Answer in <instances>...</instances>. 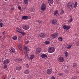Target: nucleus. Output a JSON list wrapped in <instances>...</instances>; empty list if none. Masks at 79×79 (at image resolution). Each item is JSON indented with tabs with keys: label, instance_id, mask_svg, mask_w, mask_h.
<instances>
[{
	"label": "nucleus",
	"instance_id": "1a4fd4ad",
	"mask_svg": "<svg viewBox=\"0 0 79 79\" xmlns=\"http://www.w3.org/2000/svg\"><path fill=\"white\" fill-rule=\"evenodd\" d=\"M10 52L11 53H14L15 52V49L13 48H11L10 49Z\"/></svg>",
	"mask_w": 79,
	"mask_h": 79
},
{
	"label": "nucleus",
	"instance_id": "72a5a7b5",
	"mask_svg": "<svg viewBox=\"0 0 79 79\" xmlns=\"http://www.w3.org/2000/svg\"><path fill=\"white\" fill-rule=\"evenodd\" d=\"M20 33L21 34L23 35H25V33H24V32H22V31H21Z\"/></svg>",
	"mask_w": 79,
	"mask_h": 79
},
{
	"label": "nucleus",
	"instance_id": "a878e982",
	"mask_svg": "<svg viewBox=\"0 0 79 79\" xmlns=\"http://www.w3.org/2000/svg\"><path fill=\"white\" fill-rule=\"evenodd\" d=\"M29 71L28 70H26L25 72V73L26 74H29Z\"/></svg>",
	"mask_w": 79,
	"mask_h": 79
},
{
	"label": "nucleus",
	"instance_id": "3c124183",
	"mask_svg": "<svg viewBox=\"0 0 79 79\" xmlns=\"http://www.w3.org/2000/svg\"><path fill=\"white\" fill-rule=\"evenodd\" d=\"M2 34H3V35H5V32H3V33H2Z\"/></svg>",
	"mask_w": 79,
	"mask_h": 79
},
{
	"label": "nucleus",
	"instance_id": "2f4dec72",
	"mask_svg": "<svg viewBox=\"0 0 79 79\" xmlns=\"http://www.w3.org/2000/svg\"><path fill=\"white\" fill-rule=\"evenodd\" d=\"M65 56L66 57H67L68 56V52H65Z\"/></svg>",
	"mask_w": 79,
	"mask_h": 79
},
{
	"label": "nucleus",
	"instance_id": "de8ad7c7",
	"mask_svg": "<svg viewBox=\"0 0 79 79\" xmlns=\"http://www.w3.org/2000/svg\"><path fill=\"white\" fill-rule=\"evenodd\" d=\"M3 79H7V77L6 76H5L4 78Z\"/></svg>",
	"mask_w": 79,
	"mask_h": 79
},
{
	"label": "nucleus",
	"instance_id": "c756f323",
	"mask_svg": "<svg viewBox=\"0 0 79 79\" xmlns=\"http://www.w3.org/2000/svg\"><path fill=\"white\" fill-rule=\"evenodd\" d=\"M24 2L26 5H27L28 4V1L27 0H24Z\"/></svg>",
	"mask_w": 79,
	"mask_h": 79
},
{
	"label": "nucleus",
	"instance_id": "ddd939ff",
	"mask_svg": "<svg viewBox=\"0 0 79 79\" xmlns=\"http://www.w3.org/2000/svg\"><path fill=\"white\" fill-rule=\"evenodd\" d=\"M63 28L64 29H66L67 30H68V29H69V28H70V26H66V25H64L63 26Z\"/></svg>",
	"mask_w": 79,
	"mask_h": 79
},
{
	"label": "nucleus",
	"instance_id": "13d9d810",
	"mask_svg": "<svg viewBox=\"0 0 79 79\" xmlns=\"http://www.w3.org/2000/svg\"><path fill=\"white\" fill-rule=\"evenodd\" d=\"M1 38V36L0 35V38Z\"/></svg>",
	"mask_w": 79,
	"mask_h": 79
},
{
	"label": "nucleus",
	"instance_id": "4be33fe9",
	"mask_svg": "<svg viewBox=\"0 0 79 79\" xmlns=\"http://www.w3.org/2000/svg\"><path fill=\"white\" fill-rule=\"evenodd\" d=\"M77 3L75 2V4H74L73 3V8H77Z\"/></svg>",
	"mask_w": 79,
	"mask_h": 79
},
{
	"label": "nucleus",
	"instance_id": "412c9836",
	"mask_svg": "<svg viewBox=\"0 0 79 79\" xmlns=\"http://www.w3.org/2000/svg\"><path fill=\"white\" fill-rule=\"evenodd\" d=\"M22 39L23 38L22 37V36H20L18 38L19 41V42H21V41H22Z\"/></svg>",
	"mask_w": 79,
	"mask_h": 79
},
{
	"label": "nucleus",
	"instance_id": "c03bdc74",
	"mask_svg": "<svg viewBox=\"0 0 79 79\" xmlns=\"http://www.w3.org/2000/svg\"><path fill=\"white\" fill-rule=\"evenodd\" d=\"M69 21L70 23H71V22H72V21H73V19L71 18V19H70Z\"/></svg>",
	"mask_w": 79,
	"mask_h": 79
},
{
	"label": "nucleus",
	"instance_id": "09e8293b",
	"mask_svg": "<svg viewBox=\"0 0 79 79\" xmlns=\"http://www.w3.org/2000/svg\"><path fill=\"white\" fill-rule=\"evenodd\" d=\"M19 49H20V50H21V49H22V48H21V47L20 46H19Z\"/></svg>",
	"mask_w": 79,
	"mask_h": 79
},
{
	"label": "nucleus",
	"instance_id": "aec40b11",
	"mask_svg": "<svg viewBox=\"0 0 79 79\" xmlns=\"http://www.w3.org/2000/svg\"><path fill=\"white\" fill-rule=\"evenodd\" d=\"M58 40L60 42H61L63 40V38L61 36L59 37Z\"/></svg>",
	"mask_w": 79,
	"mask_h": 79
},
{
	"label": "nucleus",
	"instance_id": "603ef678",
	"mask_svg": "<svg viewBox=\"0 0 79 79\" xmlns=\"http://www.w3.org/2000/svg\"><path fill=\"white\" fill-rule=\"evenodd\" d=\"M2 19H0V23H1V22H2Z\"/></svg>",
	"mask_w": 79,
	"mask_h": 79
},
{
	"label": "nucleus",
	"instance_id": "20e7f679",
	"mask_svg": "<svg viewBox=\"0 0 79 79\" xmlns=\"http://www.w3.org/2000/svg\"><path fill=\"white\" fill-rule=\"evenodd\" d=\"M41 8L42 11H45L46 10V8H47V6L44 3H42L41 5Z\"/></svg>",
	"mask_w": 79,
	"mask_h": 79
},
{
	"label": "nucleus",
	"instance_id": "a18cd8bd",
	"mask_svg": "<svg viewBox=\"0 0 79 79\" xmlns=\"http://www.w3.org/2000/svg\"><path fill=\"white\" fill-rule=\"evenodd\" d=\"M63 74L62 73H60L59 74V76H62L63 75Z\"/></svg>",
	"mask_w": 79,
	"mask_h": 79
},
{
	"label": "nucleus",
	"instance_id": "37998d69",
	"mask_svg": "<svg viewBox=\"0 0 79 79\" xmlns=\"http://www.w3.org/2000/svg\"><path fill=\"white\" fill-rule=\"evenodd\" d=\"M18 9L20 10H21V7L19 6H18Z\"/></svg>",
	"mask_w": 79,
	"mask_h": 79
},
{
	"label": "nucleus",
	"instance_id": "79ce46f5",
	"mask_svg": "<svg viewBox=\"0 0 79 79\" xmlns=\"http://www.w3.org/2000/svg\"><path fill=\"white\" fill-rule=\"evenodd\" d=\"M52 79H55V76H52Z\"/></svg>",
	"mask_w": 79,
	"mask_h": 79
},
{
	"label": "nucleus",
	"instance_id": "5fc2aeb1",
	"mask_svg": "<svg viewBox=\"0 0 79 79\" xmlns=\"http://www.w3.org/2000/svg\"><path fill=\"white\" fill-rule=\"evenodd\" d=\"M28 1H29L30 2H31V0H28Z\"/></svg>",
	"mask_w": 79,
	"mask_h": 79
},
{
	"label": "nucleus",
	"instance_id": "39448f33",
	"mask_svg": "<svg viewBox=\"0 0 79 79\" xmlns=\"http://www.w3.org/2000/svg\"><path fill=\"white\" fill-rule=\"evenodd\" d=\"M58 35V32H56L54 34H52L51 35V37H52L53 38H56Z\"/></svg>",
	"mask_w": 79,
	"mask_h": 79
},
{
	"label": "nucleus",
	"instance_id": "dca6fc26",
	"mask_svg": "<svg viewBox=\"0 0 79 79\" xmlns=\"http://www.w3.org/2000/svg\"><path fill=\"white\" fill-rule=\"evenodd\" d=\"M48 3L50 5V6H51V4H52V3H53V0H48Z\"/></svg>",
	"mask_w": 79,
	"mask_h": 79
},
{
	"label": "nucleus",
	"instance_id": "393cba45",
	"mask_svg": "<svg viewBox=\"0 0 79 79\" xmlns=\"http://www.w3.org/2000/svg\"><path fill=\"white\" fill-rule=\"evenodd\" d=\"M22 60V59L21 58H19L18 59L17 62H18L19 63H20L22 61V60Z\"/></svg>",
	"mask_w": 79,
	"mask_h": 79
},
{
	"label": "nucleus",
	"instance_id": "f3484780",
	"mask_svg": "<svg viewBox=\"0 0 79 79\" xmlns=\"http://www.w3.org/2000/svg\"><path fill=\"white\" fill-rule=\"evenodd\" d=\"M22 19L25 20L28 19V17L27 16H23L22 17Z\"/></svg>",
	"mask_w": 79,
	"mask_h": 79
},
{
	"label": "nucleus",
	"instance_id": "f8f14e48",
	"mask_svg": "<svg viewBox=\"0 0 79 79\" xmlns=\"http://www.w3.org/2000/svg\"><path fill=\"white\" fill-rule=\"evenodd\" d=\"M21 69H22V68L21 66H17L16 67V69L17 71H20V70H21Z\"/></svg>",
	"mask_w": 79,
	"mask_h": 79
},
{
	"label": "nucleus",
	"instance_id": "49530a36",
	"mask_svg": "<svg viewBox=\"0 0 79 79\" xmlns=\"http://www.w3.org/2000/svg\"><path fill=\"white\" fill-rule=\"evenodd\" d=\"M29 41H26V44H28V43H29Z\"/></svg>",
	"mask_w": 79,
	"mask_h": 79
},
{
	"label": "nucleus",
	"instance_id": "b1692460",
	"mask_svg": "<svg viewBox=\"0 0 79 79\" xmlns=\"http://www.w3.org/2000/svg\"><path fill=\"white\" fill-rule=\"evenodd\" d=\"M34 55H31L30 56V59H31V60H32V59H33V58H34Z\"/></svg>",
	"mask_w": 79,
	"mask_h": 79
},
{
	"label": "nucleus",
	"instance_id": "2eb2a0df",
	"mask_svg": "<svg viewBox=\"0 0 79 79\" xmlns=\"http://www.w3.org/2000/svg\"><path fill=\"white\" fill-rule=\"evenodd\" d=\"M46 35V34L44 33H42L40 34V36L41 37H44Z\"/></svg>",
	"mask_w": 79,
	"mask_h": 79
},
{
	"label": "nucleus",
	"instance_id": "58836bf2",
	"mask_svg": "<svg viewBox=\"0 0 79 79\" xmlns=\"http://www.w3.org/2000/svg\"><path fill=\"white\" fill-rule=\"evenodd\" d=\"M26 67L27 68H28L29 67V65L28 64H26Z\"/></svg>",
	"mask_w": 79,
	"mask_h": 79
},
{
	"label": "nucleus",
	"instance_id": "7c9ffc66",
	"mask_svg": "<svg viewBox=\"0 0 79 79\" xmlns=\"http://www.w3.org/2000/svg\"><path fill=\"white\" fill-rule=\"evenodd\" d=\"M71 47H72V45H69L67 47V49H70V48H71Z\"/></svg>",
	"mask_w": 79,
	"mask_h": 79
},
{
	"label": "nucleus",
	"instance_id": "473e14b6",
	"mask_svg": "<svg viewBox=\"0 0 79 79\" xmlns=\"http://www.w3.org/2000/svg\"><path fill=\"white\" fill-rule=\"evenodd\" d=\"M73 66L74 67H76L77 66V64L76 63L73 64Z\"/></svg>",
	"mask_w": 79,
	"mask_h": 79
},
{
	"label": "nucleus",
	"instance_id": "4468645a",
	"mask_svg": "<svg viewBox=\"0 0 79 79\" xmlns=\"http://www.w3.org/2000/svg\"><path fill=\"white\" fill-rule=\"evenodd\" d=\"M41 57L42 58H47V55L46 54H42L41 55Z\"/></svg>",
	"mask_w": 79,
	"mask_h": 79
},
{
	"label": "nucleus",
	"instance_id": "052dcab7",
	"mask_svg": "<svg viewBox=\"0 0 79 79\" xmlns=\"http://www.w3.org/2000/svg\"><path fill=\"white\" fill-rule=\"evenodd\" d=\"M78 73H79V72H78Z\"/></svg>",
	"mask_w": 79,
	"mask_h": 79
},
{
	"label": "nucleus",
	"instance_id": "8fccbe9b",
	"mask_svg": "<svg viewBox=\"0 0 79 79\" xmlns=\"http://www.w3.org/2000/svg\"><path fill=\"white\" fill-rule=\"evenodd\" d=\"M14 10V8H12L11 9V11H13Z\"/></svg>",
	"mask_w": 79,
	"mask_h": 79
},
{
	"label": "nucleus",
	"instance_id": "f03ea898",
	"mask_svg": "<svg viewBox=\"0 0 79 79\" xmlns=\"http://www.w3.org/2000/svg\"><path fill=\"white\" fill-rule=\"evenodd\" d=\"M24 49L25 50L24 53L25 58H28V55H27V51H29V49H28V48L27 47V46H24Z\"/></svg>",
	"mask_w": 79,
	"mask_h": 79
},
{
	"label": "nucleus",
	"instance_id": "f704fd0d",
	"mask_svg": "<svg viewBox=\"0 0 79 79\" xmlns=\"http://www.w3.org/2000/svg\"><path fill=\"white\" fill-rule=\"evenodd\" d=\"M64 13V11L62 10L60 12V15H63Z\"/></svg>",
	"mask_w": 79,
	"mask_h": 79
},
{
	"label": "nucleus",
	"instance_id": "6e6552de",
	"mask_svg": "<svg viewBox=\"0 0 79 79\" xmlns=\"http://www.w3.org/2000/svg\"><path fill=\"white\" fill-rule=\"evenodd\" d=\"M42 49L40 48H38L36 49V53L37 54H39L41 52Z\"/></svg>",
	"mask_w": 79,
	"mask_h": 79
},
{
	"label": "nucleus",
	"instance_id": "0eeeda50",
	"mask_svg": "<svg viewBox=\"0 0 79 79\" xmlns=\"http://www.w3.org/2000/svg\"><path fill=\"white\" fill-rule=\"evenodd\" d=\"M23 28L24 30H28L29 29V26L27 25H24L23 26Z\"/></svg>",
	"mask_w": 79,
	"mask_h": 79
},
{
	"label": "nucleus",
	"instance_id": "4d7b16f0",
	"mask_svg": "<svg viewBox=\"0 0 79 79\" xmlns=\"http://www.w3.org/2000/svg\"><path fill=\"white\" fill-rule=\"evenodd\" d=\"M5 0V1H8V0Z\"/></svg>",
	"mask_w": 79,
	"mask_h": 79
},
{
	"label": "nucleus",
	"instance_id": "5701e85b",
	"mask_svg": "<svg viewBox=\"0 0 79 79\" xmlns=\"http://www.w3.org/2000/svg\"><path fill=\"white\" fill-rule=\"evenodd\" d=\"M58 13V10H56L54 13V15H56Z\"/></svg>",
	"mask_w": 79,
	"mask_h": 79
},
{
	"label": "nucleus",
	"instance_id": "9b49d317",
	"mask_svg": "<svg viewBox=\"0 0 79 79\" xmlns=\"http://www.w3.org/2000/svg\"><path fill=\"white\" fill-rule=\"evenodd\" d=\"M10 62V60H9L7 59L3 61V64H8Z\"/></svg>",
	"mask_w": 79,
	"mask_h": 79
},
{
	"label": "nucleus",
	"instance_id": "423d86ee",
	"mask_svg": "<svg viewBox=\"0 0 79 79\" xmlns=\"http://www.w3.org/2000/svg\"><path fill=\"white\" fill-rule=\"evenodd\" d=\"M58 60L59 62H63L64 60V58L63 57H59Z\"/></svg>",
	"mask_w": 79,
	"mask_h": 79
},
{
	"label": "nucleus",
	"instance_id": "6ab92c4d",
	"mask_svg": "<svg viewBox=\"0 0 79 79\" xmlns=\"http://www.w3.org/2000/svg\"><path fill=\"white\" fill-rule=\"evenodd\" d=\"M52 24H55L57 23V20H52Z\"/></svg>",
	"mask_w": 79,
	"mask_h": 79
},
{
	"label": "nucleus",
	"instance_id": "bf43d9fd",
	"mask_svg": "<svg viewBox=\"0 0 79 79\" xmlns=\"http://www.w3.org/2000/svg\"><path fill=\"white\" fill-rule=\"evenodd\" d=\"M41 26H42V25H41V26H40V27H41Z\"/></svg>",
	"mask_w": 79,
	"mask_h": 79
},
{
	"label": "nucleus",
	"instance_id": "cd10ccee",
	"mask_svg": "<svg viewBox=\"0 0 79 79\" xmlns=\"http://www.w3.org/2000/svg\"><path fill=\"white\" fill-rule=\"evenodd\" d=\"M37 23H42V21L37 20H36Z\"/></svg>",
	"mask_w": 79,
	"mask_h": 79
},
{
	"label": "nucleus",
	"instance_id": "864d4df0",
	"mask_svg": "<svg viewBox=\"0 0 79 79\" xmlns=\"http://www.w3.org/2000/svg\"><path fill=\"white\" fill-rule=\"evenodd\" d=\"M51 31H53V32H54V30H53L52 29L51 30Z\"/></svg>",
	"mask_w": 79,
	"mask_h": 79
},
{
	"label": "nucleus",
	"instance_id": "a211bd4d",
	"mask_svg": "<svg viewBox=\"0 0 79 79\" xmlns=\"http://www.w3.org/2000/svg\"><path fill=\"white\" fill-rule=\"evenodd\" d=\"M16 31L17 32H19V33H20L21 31H22V30L21 29H20V28H16Z\"/></svg>",
	"mask_w": 79,
	"mask_h": 79
},
{
	"label": "nucleus",
	"instance_id": "ea45409f",
	"mask_svg": "<svg viewBox=\"0 0 79 79\" xmlns=\"http://www.w3.org/2000/svg\"><path fill=\"white\" fill-rule=\"evenodd\" d=\"M77 79V77H74L72 78L71 79Z\"/></svg>",
	"mask_w": 79,
	"mask_h": 79
},
{
	"label": "nucleus",
	"instance_id": "bb28decb",
	"mask_svg": "<svg viewBox=\"0 0 79 79\" xmlns=\"http://www.w3.org/2000/svg\"><path fill=\"white\" fill-rule=\"evenodd\" d=\"M18 58H17L16 57H15L14 58V60L15 62H18Z\"/></svg>",
	"mask_w": 79,
	"mask_h": 79
},
{
	"label": "nucleus",
	"instance_id": "c85d7f7f",
	"mask_svg": "<svg viewBox=\"0 0 79 79\" xmlns=\"http://www.w3.org/2000/svg\"><path fill=\"white\" fill-rule=\"evenodd\" d=\"M12 39H13V40H17V37L16 36H14L12 37Z\"/></svg>",
	"mask_w": 79,
	"mask_h": 79
},
{
	"label": "nucleus",
	"instance_id": "a19ab883",
	"mask_svg": "<svg viewBox=\"0 0 79 79\" xmlns=\"http://www.w3.org/2000/svg\"><path fill=\"white\" fill-rule=\"evenodd\" d=\"M0 26L1 27H2V26H3V23H0Z\"/></svg>",
	"mask_w": 79,
	"mask_h": 79
},
{
	"label": "nucleus",
	"instance_id": "c9c22d12",
	"mask_svg": "<svg viewBox=\"0 0 79 79\" xmlns=\"http://www.w3.org/2000/svg\"><path fill=\"white\" fill-rule=\"evenodd\" d=\"M76 45L77 46H78V47H79V41H78L76 43Z\"/></svg>",
	"mask_w": 79,
	"mask_h": 79
},
{
	"label": "nucleus",
	"instance_id": "f257e3e1",
	"mask_svg": "<svg viewBox=\"0 0 79 79\" xmlns=\"http://www.w3.org/2000/svg\"><path fill=\"white\" fill-rule=\"evenodd\" d=\"M67 6L70 10H73L74 8V3L72 2H69L67 4Z\"/></svg>",
	"mask_w": 79,
	"mask_h": 79
},
{
	"label": "nucleus",
	"instance_id": "7ed1b4c3",
	"mask_svg": "<svg viewBox=\"0 0 79 79\" xmlns=\"http://www.w3.org/2000/svg\"><path fill=\"white\" fill-rule=\"evenodd\" d=\"M55 49L53 47H49L48 49V51L50 53H52L55 52Z\"/></svg>",
	"mask_w": 79,
	"mask_h": 79
},
{
	"label": "nucleus",
	"instance_id": "9d476101",
	"mask_svg": "<svg viewBox=\"0 0 79 79\" xmlns=\"http://www.w3.org/2000/svg\"><path fill=\"white\" fill-rule=\"evenodd\" d=\"M52 70L51 69H48L47 71V73L48 74H52Z\"/></svg>",
	"mask_w": 79,
	"mask_h": 79
},
{
	"label": "nucleus",
	"instance_id": "6e6d98bb",
	"mask_svg": "<svg viewBox=\"0 0 79 79\" xmlns=\"http://www.w3.org/2000/svg\"><path fill=\"white\" fill-rule=\"evenodd\" d=\"M39 79H43L42 78H40Z\"/></svg>",
	"mask_w": 79,
	"mask_h": 79
},
{
	"label": "nucleus",
	"instance_id": "e433bc0d",
	"mask_svg": "<svg viewBox=\"0 0 79 79\" xmlns=\"http://www.w3.org/2000/svg\"><path fill=\"white\" fill-rule=\"evenodd\" d=\"M7 66H7L6 65V64H5L4 65V69H6V68H7Z\"/></svg>",
	"mask_w": 79,
	"mask_h": 79
},
{
	"label": "nucleus",
	"instance_id": "4c0bfd02",
	"mask_svg": "<svg viewBox=\"0 0 79 79\" xmlns=\"http://www.w3.org/2000/svg\"><path fill=\"white\" fill-rule=\"evenodd\" d=\"M45 44H49L50 42L49 41H46L45 42Z\"/></svg>",
	"mask_w": 79,
	"mask_h": 79
}]
</instances>
